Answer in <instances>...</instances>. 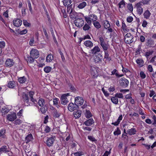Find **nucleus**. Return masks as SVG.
I'll return each instance as SVG.
<instances>
[{
	"label": "nucleus",
	"mask_w": 156,
	"mask_h": 156,
	"mask_svg": "<svg viewBox=\"0 0 156 156\" xmlns=\"http://www.w3.org/2000/svg\"><path fill=\"white\" fill-rule=\"evenodd\" d=\"M53 59V57L51 54L48 55L46 57V61L47 62H51Z\"/></svg>",
	"instance_id": "obj_35"
},
{
	"label": "nucleus",
	"mask_w": 156,
	"mask_h": 156,
	"mask_svg": "<svg viewBox=\"0 0 156 156\" xmlns=\"http://www.w3.org/2000/svg\"><path fill=\"white\" fill-rule=\"evenodd\" d=\"M33 139V137L31 134H28L25 137V142L26 143H28Z\"/></svg>",
	"instance_id": "obj_21"
},
{
	"label": "nucleus",
	"mask_w": 156,
	"mask_h": 156,
	"mask_svg": "<svg viewBox=\"0 0 156 156\" xmlns=\"http://www.w3.org/2000/svg\"><path fill=\"white\" fill-rule=\"evenodd\" d=\"M58 101L59 99L58 98H55L53 99V105H55L57 108L60 107V105H58Z\"/></svg>",
	"instance_id": "obj_27"
},
{
	"label": "nucleus",
	"mask_w": 156,
	"mask_h": 156,
	"mask_svg": "<svg viewBox=\"0 0 156 156\" xmlns=\"http://www.w3.org/2000/svg\"><path fill=\"white\" fill-rule=\"evenodd\" d=\"M104 51L105 52V58L108 59V60H110L111 59L109 57V54L108 53V50Z\"/></svg>",
	"instance_id": "obj_42"
},
{
	"label": "nucleus",
	"mask_w": 156,
	"mask_h": 156,
	"mask_svg": "<svg viewBox=\"0 0 156 156\" xmlns=\"http://www.w3.org/2000/svg\"><path fill=\"white\" fill-rule=\"evenodd\" d=\"M74 23L76 26L81 27L84 24V21L82 18H78L75 19Z\"/></svg>",
	"instance_id": "obj_5"
},
{
	"label": "nucleus",
	"mask_w": 156,
	"mask_h": 156,
	"mask_svg": "<svg viewBox=\"0 0 156 156\" xmlns=\"http://www.w3.org/2000/svg\"><path fill=\"white\" fill-rule=\"evenodd\" d=\"M44 100L43 98H40L38 101V104L40 106H42L44 104Z\"/></svg>",
	"instance_id": "obj_37"
},
{
	"label": "nucleus",
	"mask_w": 156,
	"mask_h": 156,
	"mask_svg": "<svg viewBox=\"0 0 156 156\" xmlns=\"http://www.w3.org/2000/svg\"><path fill=\"white\" fill-rule=\"evenodd\" d=\"M104 26L105 28L107 29L109 28L110 27V24L107 20H105L103 21Z\"/></svg>",
	"instance_id": "obj_30"
},
{
	"label": "nucleus",
	"mask_w": 156,
	"mask_h": 156,
	"mask_svg": "<svg viewBox=\"0 0 156 156\" xmlns=\"http://www.w3.org/2000/svg\"><path fill=\"white\" fill-rule=\"evenodd\" d=\"M62 2L63 5L66 6L70 5L72 2L71 0H63L62 1Z\"/></svg>",
	"instance_id": "obj_28"
},
{
	"label": "nucleus",
	"mask_w": 156,
	"mask_h": 156,
	"mask_svg": "<svg viewBox=\"0 0 156 156\" xmlns=\"http://www.w3.org/2000/svg\"><path fill=\"white\" fill-rule=\"evenodd\" d=\"M9 151L10 149L7 146H2L1 147H0V154L2 152L7 153L9 152Z\"/></svg>",
	"instance_id": "obj_11"
},
{
	"label": "nucleus",
	"mask_w": 156,
	"mask_h": 156,
	"mask_svg": "<svg viewBox=\"0 0 156 156\" xmlns=\"http://www.w3.org/2000/svg\"><path fill=\"white\" fill-rule=\"evenodd\" d=\"M30 98V99L31 101L34 103V105H35V106H36L37 103V101L33 97Z\"/></svg>",
	"instance_id": "obj_59"
},
{
	"label": "nucleus",
	"mask_w": 156,
	"mask_h": 156,
	"mask_svg": "<svg viewBox=\"0 0 156 156\" xmlns=\"http://www.w3.org/2000/svg\"><path fill=\"white\" fill-rule=\"evenodd\" d=\"M81 112L80 111H75L73 112V115L76 119L79 118L81 116Z\"/></svg>",
	"instance_id": "obj_23"
},
{
	"label": "nucleus",
	"mask_w": 156,
	"mask_h": 156,
	"mask_svg": "<svg viewBox=\"0 0 156 156\" xmlns=\"http://www.w3.org/2000/svg\"><path fill=\"white\" fill-rule=\"evenodd\" d=\"M5 133V129H1L0 131V137L3 136Z\"/></svg>",
	"instance_id": "obj_57"
},
{
	"label": "nucleus",
	"mask_w": 156,
	"mask_h": 156,
	"mask_svg": "<svg viewBox=\"0 0 156 156\" xmlns=\"http://www.w3.org/2000/svg\"><path fill=\"white\" fill-rule=\"evenodd\" d=\"M27 2L28 6V7H29V10H30L31 13V14H32L33 12V10H32V8L31 4L30 2V1L29 0L27 1Z\"/></svg>",
	"instance_id": "obj_50"
},
{
	"label": "nucleus",
	"mask_w": 156,
	"mask_h": 156,
	"mask_svg": "<svg viewBox=\"0 0 156 156\" xmlns=\"http://www.w3.org/2000/svg\"><path fill=\"white\" fill-rule=\"evenodd\" d=\"M85 18L88 24L90 25L91 23V21L89 19V17H85Z\"/></svg>",
	"instance_id": "obj_62"
},
{
	"label": "nucleus",
	"mask_w": 156,
	"mask_h": 156,
	"mask_svg": "<svg viewBox=\"0 0 156 156\" xmlns=\"http://www.w3.org/2000/svg\"><path fill=\"white\" fill-rule=\"evenodd\" d=\"M137 63L139 65H142L144 63L143 60L141 59H137L136 60Z\"/></svg>",
	"instance_id": "obj_52"
},
{
	"label": "nucleus",
	"mask_w": 156,
	"mask_h": 156,
	"mask_svg": "<svg viewBox=\"0 0 156 156\" xmlns=\"http://www.w3.org/2000/svg\"><path fill=\"white\" fill-rule=\"evenodd\" d=\"M116 97L117 98H123V96L122 93H117L116 94H115V95Z\"/></svg>",
	"instance_id": "obj_58"
},
{
	"label": "nucleus",
	"mask_w": 156,
	"mask_h": 156,
	"mask_svg": "<svg viewBox=\"0 0 156 156\" xmlns=\"http://www.w3.org/2000/svg\"><path fill=\"white\" fill-rule=\"evenodd\" d=\"M101 49L98 46L94 47L91 50L92 53L93 54H95L98 52L100 51Z\"/></svg>",
	"instance_id": "obj_19"
},
{
	"label": "nucleus",
	"mask_w": 156,
	"mask_h": 156,
	"mask_svg": "<svg viewBox=\"0 0 156 156\" xmlns=\"http://www.w3.org/2000/svg\"><path fill=\"white\" fill-rule=\"evenodd\" d=\"M100 44L102 48L103 51L108 50L109 48V45L108 43H106L102 37L99 38Z\"/></svg>",
	"instance_id": "obj_2"
},
{
	"label": "nucleus",
	"mask_w": 156,
	"mask_h": 156,
	"mask_svg": "<svg viewBox=\"0 0 156 156\" xmlns=\"http://www.w3.org/2000/svg\"><path fill=\"white\" fill-rule=\"evenodd\" d=\"M102 56L100 54H98L95 56L94 57V62L96 63H98L101 61V60L102 59Z\"/></svg>",
	"instance_id": "obj_18"
},
{
	"label": "nucleus",
	"mask_w": 156,
	"mask_h": 156,
	"mask_svg": "<svg viewBox=\"0 0 156 156\" xmlns=\"http://www.w3.org/2000/svg\"><path fill=\"white\" fill-rule=\"evenodd\" d=\"M126 27L125 24L124 23L122 22V27L123 31L125 32H128L129 31V29L126 28Z\"/></svg>",
	"instance_id": "obj_47"
},
{
	"label": "nucleus",
	"mask_w": 156,
	"mask_h": 156,
	"mask_svg": "<svg viewBox=\"0 0 156 156\" xmlns=\"http://www.w3.org/2000/svg\"><path fill=\"white\" fill-rule=\"evenodd\" d=\"M22 100L24 102L25 105L29 106L33 104L29 101V98L28 94L23 93L22 95Z\"/></svg>",
	"instance_id": "obj_1"
},
{
	"label": "nucleus",
	"mask_w": 156,
	"mask_h": 156,
	"mask_svg": "<svg viewBox=\"0 0 156 156\" xmlns=\"http://www.w3.org/2000/svg\"><path fill=\"white\" fill-rule=\"evenodd\" d=\"M88 138L92 142H96L97 141L95 138L93 136H88Z\"/></svg>",
	"instance_id": "obj_48"
},
{
	"label": "nucleus",
	"mask_w": 156,
	"mask_h": 156,
	"mask_svg": "<svg viewBox=\"0 0 156 156\" xmlns=\"http://www.w3.org/2000/svg\"><path fill=\"white\" fill-rule=\"evenodd\" d=\"M14 64L13 61L12 59H7L5 62V65L7 67H11Z\"/></svg>",
	"instance_id": "obj_14"
},
{
	"label": "nucleus",
	"mask_w": 156,
	"mask_h": 156,
	"mask_svg": "<svg viewBox=\"0 0 156 156\" xmlns=\"http://www.w3.org/2000/svg\"><path fill=\"white\" fill-rule=\"evenodd\" d=\"M69 95V93L62 94L61 97V104L63 105H66L68 102V100L67 97Z\"/></svg>",
	"instance_id": "obj_6"
},
{
	"label": "nucleus",
	"mask_w": 156,
	"mask_h": 156,
	"mask_svg": "<svg viewBox=\"0 0 156 156\" xmlns=\"http://www.w3.org/2000/svg\"><path fill=\"white\" fill-rule=\"evenodd\" d=\"M72 6V5H70L67 6V12H69L70 10L71 11L70 12H71V11H73Z\"/></svg>",
	"instance_id": "obj_61"
},
{
	"label": "nucleus",
	"mask_w": 156,
	"mask_h": 156,
	"mask_svg": "<svg viewBox=\"0 0 156 156\" xmlns=\"http://www.w3.org/2000/svg\"><path fill=\"white\" fill-rule=\"evenodd\" d=\"M83 98L80 97H77L75 98V103L78 105H81L83 103Z\"/></svg>",
	"instance_id": "obj_9"
},
{
	"label": "nucleus",
	"mask_w": 156,
	"mask_h": 156,
	"mask_svg": "<svg viewBox=\"0 0 156 156\" xmlns=\"http://www.w3.org/2000/svg\"><path fill=\"white\" fill-rule=\"evenodd\" d=\"M78 108V106L75 103L74 104L73 103H70L68 106V109L71 112L77 109Z\"/></svg>",
	"instance_id": "obj_7"
},
{
	"label": "nucleus",
	"mask_w": 156,
	"mask_h": 156,
	"mask_svg": "<svg viewBox=\"0 0 156 156\" xmlns=\"http://www.w3.org/2000/svg\"><path fill=\"white\" fill-rule=\"evenodd\" d=\"M41 107L40 108V110L42 113L44 114L46 111H47V107H43L41 106Z\"/></svg>",
	"instance_id": "obj_44"
},
{
	"label": "nucleus",
	"mask_w": 156,
	"mask_h": 156,
	"mask_svg": "<svg viewBox=\"0 0 156 156\" xmlns=\"http://www.w3.org/2000/svg\"><path fill=\"white\" fill-rule=\"evenodd\" d=\"M153 52L154 51H149L145 52V56L147 58L149 56L151 55Z\"/></svg>",
	"instance_id": "obj_45"
},
{
	"label": "nucleus",
	"mask_w": 156,
	"mask_h": 156,
	"mask_svg": "<svg viewBox=\"0 0 156 156\" xmlns=\"http://www.w3.org/2000/svg\"><path fill=\"white\" fill-rule=\"evenodd\" d=\"M89 25V24L86 23L83 28V30L85 31L88 30L90 28Z\"/></svg>",
	"instance_id": "obj_43"
},
{
	"label": "nucleus",
	"mask_w": 156,
	"mask_h": 156,
	"mask_svg": "<svg viewBox=\"0 0 156 156\" xmlns=\"http://www.w3.org/2000/svg\"><path fill=\"white\" fill-rule=\"evenodd\" d=\"M91 75L93 77H97L98 75V73L96 69L94 67H91L90 69Z\"/></svg>",
	"instance_id": "obj_17"
},
{
	"label": "nucleus",
	"mask_w": 156,
	"mask_h": 156,
	"mask_svg": "<svg viewBox=\"0 0 156 156\" xmlns=\"http://www.w3.org/2000/svg\"><path fill=\"white\" fill-rule=\"evenodd\" d=\"M1 112L2 113V115H5L9 112V110L5 107L2 108L1 109Z\"/></svg>",
	"instance_id": "obj_41"
},
{
	"label": "nucleus",
	"mask_w": 156,
	"mask_h": 156,
	"mask_svg": "<svg viewBox=\"0 0 156 156\" xmlns=\"http://www.w3.org/2000/svg\"><path fill=\"white\" fill-rule=\"evenodd\" d=\"M94 123V120L92 119H90L84 122V124L87 126H90Z\"/></svg>",
	"instance_id": "obj_20"
},
{
	"label": "nucleus",
	"mask_w": 156,
	"mask_h": 156,
	"mask_svg": "<svg viewBox=\"0 0 156 156\" xmlns=\"http://www.w3.org/2000/svg\"><path fill=\"white\" fill-rule=\"evenodd\" d=\"M27 80V78L24 76L20 77L18 78V81L20 83H25Z\"/></svg>",
	"instance_id": "obj_24"
},
{
	"label": "nucleus",
	"mask_w": 156,
	"mask_h": 156,
	"mask_svg": "<svg viewBox=\"0 0 156 156\" xmlns=\"http://www.w3.org/2000/svg\"><path fill=\"white\" fill-rule=\"evenodd\" d=\"M150 0H142L141 1L139 2V3H141L140 4L142 5V4H147Z\"/></svg>",
	"instance_id": "obj_53"
},
{
	"label": "nucleus",
	"mask_w": 156,
	"mask_h": 156,
	"mask_svg": "<svg viewBox=\"0 0 156 156\" xmlns=\"http://www.w3.org/2000/svg\"><path fill=\"white\" fill-rule=\"evenodd\" d=\"M97 17L96 16L92 14L89 16V19H90L91 21L92 20L93 21V23L96 20H97Z\"/></svg>",
	"instance_id": "obj_38"
},
{
	"label": "nucleus",
	"mask_w": 156,
	"mask_h": 156,
	"mask_svg": "<svg viewBox=\"0 0 156 156\" xmlns=\"http://www.w3.org/2000/svg\"><path fill=\"white\" fill-rule=\"evenodd\" d=\"M39 52L36 49H32L30 53V55L34 57L35 58H37L39 56Z\"/></svg>",
	"instance_id": "obj_8"
},
{
	"label": "nucleus",
	"mask_w": 156,
	"mask_h": 156,
	"mask_svg": "<svg viewBox=\"0 0 156 156\" xmlns=\"http://www.w3.org/2000/svg\"><path fill=\"white\" fill-rule=\"evenodd\" d=\"M23 24L25 26L27 27L30 26V24L28 22L27 20H23Z\"/></svg>",
	"instance_id": "obj_63"
},
{
	"label": "nucleus",
	"mask_w": 156,
	"mask_h": 156,
	"mask_svg": "<svg viewBox=\"0 0 156 156\" xmlns=\"http://www.w3.org/2000/svg\"><path fill=\"white\" fill-rule=\"evenodd\" d=\"M13 23L14 26L18 27L22 24V21L19 19H16V20H13Z\"/></svg>",
	"instance_id": "obj_15"
},
{
	"label": "nucleus",
	"mask_w": 156,
	"mask_h": 156,
	"mask_svg": "<svg viewBox=\"0 0 156 156\" xmlns=\"http://www.w3.org/2000/svg\"><path fill=\"white\" fill-rule=\"evenodd\" d=\"M119 82L120 86L123 88L127 87L129 84V81L125 77L121 78Z\"/></svg>",
	"instance_id": "obj_4"
},
{
	"label": "nucleus",
	"mask_w": 156,
	"mask_h": 156,
	"mask_svg": "<svg viewBox=\"0 0 156 156\" xmlns=\"http://www.w3.org/2000/svg\"><path fill=\"white\" fill-rule=\"evenodd\" d=\"M84 44L86 47L91 48L93 46V43L90 41H86L84 43Z\"/></svg>",
	"instance_id": "obj_22"
},
{
	"label": "nucleus",
	"mask_w": 156,
	"mask_h": 156,
	"mask_svg": "<svg viewBox=\"0 0 156 156\" xmlns=\"http://www.w3.org/2000/svg\"><path fill=\"white\" fill-rule=\"evenodd\" d=\"M133 37L129 33H127L125 36V41L128 44H130L133 42Z\"/></svg>",
	"instance_id": "obj_3"
},
{
	"label": "nucleus",
	"mask_w": 156,
	"mask_h": 156,
	"mask_svg": "<svg viewBox=\"0 0 156 156\" xmlns=\"http://www.w3.org/2000/svg\"><path fill=\"white\" fill-rule=\"evenodd\" d=\"M55 140L54 138L53 137H51L48 138L46 141L47 145L49 147L52 146Z\"/></svg>",
	"instance_id": "obj_12"
},
{
	"label": "nucleus",
	"mask_w": 156,
	"mask_h": 156,
	"mask_svg": "<svg viewBox=\"0 0 156 156\" xmlns=\"http://www.w3.org/2000/svg\"><path fill=\"white\" fill-rule=\"evenodd\" d=\"M74 156H81L83 154V153L82 152H78L74 153Z\"/></svg>",
	"instance_id": "obj_60"
},
{
	"label": "nucleus",
	"mask_w": 156,
	"mask_h": 156,
	"mask_svg": "<svg viewBox=\"0 0 156 156\" xmlns=\"http://www.w3.org/2000/svg\"><path fill=\"white\" fill-rule=\"evenodd\" d=\"M140 75L142 79H144L146 77V75L145 74L143 71H141L140 72Z\"/></svg>",
	"instance_id": "obj_64"
},
{
	"label": "nucleus",
	"mask_w": 156,
	"mask_h": 156,
	"mask_svg": "<svg viewBox=\"0 0 156 156\" xmlns=\"http://www.w3.org/2000/svg\"><path fill=\"white\" fill-rule=\"evenodd\" d=\"M86 118H89L91 116V114L90 111H86Z\"/></svg>",
	"instance_id": "obj_56"
},
{
	"label": "nucleus",
	"mask_w": 156,
	"mask_h": 156,
	"mask_svg": "<svg viewBox=\"0 0 156 156\" xmlns=\"http://www.w3.org/2000/svg\"><path fill=\"white\" fill-rule=\"evenodd\" d=\"M69 87L70 90L72 91H75V89L74 86L69 82H68L67 81H66Z\"/></svg>",
	"instance_id": "obj_39"
},
{
	"label": "nucleus",
	"mask_w": 156,
	"mask_h": 156,
	"mask_svg": "<svg viewBox=\"0 0 156 156\" xmlns=\"http://www.w3.org/2000/svg\"><path fill=\"white\" fill-rule=\"evenodd\" d=\"M122 138L123 140L125 141H127L128 139V136H127V134H123L122 136Z\"/></svg>",
	"instance_id": "obj_55"
},
{
	"label": "nucleus",
	"mask_w": 156,
	"mask_h": 156,
	"mask_svg": "<svg viewBox=\"0 0 156 156\" xmlns=\"http://www.w3.org/2000/svg\"><path fill=\"white\" fill-rule=\"evenodd\" d=\"M119 8H122L123 7H125V2L123 0L121 1L118 4Z\"/></svg>",
	"instance_id": "obj_40"
},
{
	"label": "nucleus",
	"mask_w": 156,
	"mask_h": 156,
	"mask_svg": "<svg viewBox=\"0 0 156 156\" xmlns=\"http://www.w3.org/2000/svg\"><path fill=\"white\" fill-rule=\"evenodd\" d=\"M111 100L112 101L114 104L116 105L117 104L118 102V99L115 96L114 97H112Z\"/></svg>",
	"instance_id": "obj_34"
},
{
	"label": "nucleus",
	"mask_w": 156,
	"mask_h": 156,
	"mask_svg": "<svg viewBox=\"0 0 156 156\" xmlns=\"http://www.w3.org/2000/svg\"><path fill=\"white\" fill-rule=\"evenodd\" d=\"M145 44L147 47L148 48L153 47L154 46V41L151 39L147 40Z\"/></svg>",
	"instance_id": "obj_10"
},
{
	"label": "nucleus",
	"mask_w": 156,
	"mask_h": 156,
	"mask_svg": "<svg viewBox=\"0 0 156 156\" xmlns=\"http://www.w3.org/2000/svg\"><path fill=\"white\" fill-rule=\"evenodd\" d=\"M16 118V113H12L11 114H8L7 116V119L10 121H13Z\"/></svg>",
	"instance_id": "obj_13"
},
{
	"label": "nucleus",
	"mask_w": 156,
	"mask_h": 156,
	"mask_svg": "<svg viewBox=\"0 0 156 156\" xmlns=\"http://www.w3.org/2000/svg\"><path fill=\"white\" fill-rule=\"evenodd\" d=\"M150 15L151 13L148 10L146 11L144 14V18L146 19H148L150 17Z\"/></svg>",
	"instance_id": "obj_36"
},
{
	"label": "nucleus",
	"mask_w": 156,
	"mask_h": 156,
	"mask_svg": "<svg viewBox=\"0 0 156 156\" xmlns=\"http://www.w3.org/2000/svg\"><path fill=\"white\" fill-rule=\"evenodd\" d=\"M35 59L34 57L32 56H30L28 57V61L30 63H33L34 61V59Z\"/></svg>",
	"instance_id": "obj_51"
},
{
	"label": "nucleus",
	"mask_w": 156,
	"mask_h": 156,
	"mask_svg": "<svg viewBox=\"0 0 156 156\" xmlns=\"http://www.w3.org/2000/svg\"><path fill=\"white\" fill-rule=\"evenodd\" d=\"M22 122V121L21 120L17 119L14 122V123L16 125H20L21 123Z\"/></svg>",
	"instance_id": "obj_54"
},
{
	"label": "nucleus",
	"mask_w": 156,
	"mask_h": 156,
	"mask_svg": "<svg viewBox=\"0 0 156 156\" xmlns=\"http://www.w3.org/2000/svg\"><path fill=\"white\" fill-rule=\"evenodd\" d=\"M136 131L134 128H132L127 131V133L130 135L135 134Z\"/></svg>",
	"instance_id": "obj_26"
},
{
	"label": "nucleus",
	"mask_w": 156,
	"mask_h": 156,
	"mask_svg": "<svg viewBox=\"0 0 156 156\" xmlns=\"http://www.w3.org/2000/svg\"><path fill=\"white\" fill-rule=\"evenodd\" d=\"M53 113L54 116L55 118L59 117L60 115V114L56 109H54Z\"/></svg>",
	"instance_id": "obj_31"
},
{
	"label": "nucleus",
	"mask_w": 156,
	"mask_h": 156,
	"mask_svg": "<svg viewBox=\"0 0 156 156\" xmlns=\"http://www.w3.org/2000/svg\"><path fill=\"white\" fill-rule=\"evenodd\" d=\"M77 13L75 11H72L70 12V16L71 19L76 18L77 16Z\"/></svg>",
	"instance_id": "obj_25"
},
{
	"label": "nucleus",
	"mask_w": 156,
	"mask_h": 156,
	"mask_svg": "<svg viewBox=\"0 0 156 156\" xmlns=\"http://www.w3.org/2000/svg\"><path fill=\"white\" fill-rule=\"evenodd\" d=\"M141 3H138L136 4V6L137 8V12L139 15H141L143 12V9L140 6L142 5L140 4Z\"/></svg>",
	"instance_id": "obj_16"
},
{
	"label": "nucleus",
	"mask_w": 156,
	"mask_h": 156,
	"mask_svg": "<svg viewBox=\"0 0 156 156\" xmlns=\"http://www.w3.org/2000/svg\"><path fill=\"white\" fill-rule=\"evenodd\" d=\"M121 134V131L119 128H117L116 130L114 132V134L115 135H118Z\"/></svg>",
	"instance_id": "obj_49"
},
{
	"label": "nucleus",
	"mask_w": 156,
	"mask_h": 156,
	"mask_svg": "<svg viewBox=\"0 0 156 156\" xmlns=\"http://www.w3.org/2000/svg\"><path fill=\"white\" fill-rule=\"evenodd\" d=\"M7 86L10 88H13L15 86V83L13 81H10L8 83Z\"/></svg>",
	"instance_id": "obj_32"
},
{
	"label": "nucleus",
	"mask_w": 156,
	"mask_h": 156,
	"mask_svg": "<svg viewBox=\"0 0 156 156\" xmlns=\"http://www.w3.org/2000/svg\"><path fill=\"white\" fill-rule=\"evenodd\" d=\"M87 5V3L86 2H83L80 3L78 6V7L80 9H82L85 7Z\"/></svg>",
	"instance_id": "obj_29"
},
{
	"label": "nucleus",
	"mask_w": 156,
	"mask_h": 156,
	"mask_svg": "<svg viewBox=\"0 0 156 156\" xmlns=\"http://www.w3.org/2000/svg\"><path fill=\"white\" fill-rule=\"evenodd\" d=\"M51 67L49 66H47L45 67L44 68V71L46 73H48L51 71Z\"/></svg>",
	"instance_id": "obj_46"
},
{
	"label": "nucleus",
	"mask_w": 156,
	"mask_h": 156,
	"mask_svg": "<svg viewBox=\"0 0 156 156\" xmlns=\"http://www.w3.org/2000/svg\"><path fill=\"white\" fill-rule=\"evenodd\" d=\"M93 23L95 27L97 29H98L101 27V25L98 22L95 21Z\"/></svg>",
	"instance_id": "obj_33"
}]
</instances>
